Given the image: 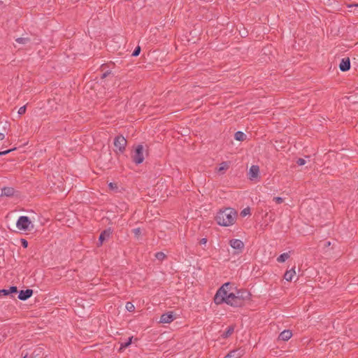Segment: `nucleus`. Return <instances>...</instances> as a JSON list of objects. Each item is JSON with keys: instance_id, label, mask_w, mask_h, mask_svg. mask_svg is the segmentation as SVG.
<instances>
[{"instance_id": "23", "label": "nucleus", "mask_w": 358, "mask_h": 358, "mask_svg": "<svg viewBox=\"0 0 358 358\" xmlns=\"http://www.w3.org/2000/svg\"><path fill=\"white\" fill-rule=\"evenodd\" d=\"M166 257V255L163 252H158L155 254V257L159 261L164 260Z\"/></svg>"}, {"instance_id": "20", "label": "nucleus", "mask_w": 358, "mask_h": 358, "mask_svg": "<svg viewBox=\"0 0 358 358\" xmlns=\"http://www.w3.org/2000/svg\"><path fill=\"white\" fill-rule=\"evenodd\" d=\"M234 138L236 141H243L246 139V134L242 131H236L234 134Z\"/></svg>"}, {"instance_id": "14", "label": "nucleus", "mask_w": 358, "mask_h": 358, "mask_svg": "<svg viewBox=\"0 0 358 358\" xmlns=\"http://www.w3.org/2000/svg\"><path fill=\"white\" fill-rule=\"evenodd\" d=\"M14 188L10 187H5L1 189L0 196H11L14 195Z\"/></svg>"}, {"instance_id": "37", "label": "nucleus", "mask_w": 358, "mask_h": 358, "mask_svg": "<svg viewBox=\"0 0 358 358\" xmlns=\"http://www.w3.org/2000/svg\"><path fill=\"white\" fill-rule=\"evenodd\" d=\"M5 136L3 133L0 132V141L3 140Z\"/></svg>"}, {"instance_id": "33", "label": "nucleus", "mask_w": 358, "mask_h": 358, "mask_svg": "<svg viewBox=\"0 0 358 358\" xmlns=\"http://www.w3.org/2000/svg\"><path fill=\"white\" fill-rule=\"evenodd\" d=\"M222 166L220 167L219 171L225 170L228 168L227 162H223L221 164Z\"/></svg>"}, {"instance_id": "8", "label": "nucleus", "mask_w": 358, "mask_h": 358, "mask_svg": "<svg viewBox=\"0 0 358 358\" xmlns=\"http://www.w3.org/2000/svg\"><path fill=\"white\" fill-rule=\"evenodd\" d=\"M112 233L113 230L110 227H108L102 231L99 237V243H97V246L101 245L105 241L108 240Z\"/></svg>"}, {"instance_id": "17", "label": "nucleus", "mask_w": 358, "mask_h": 358, "mask_svg": "<svg viewBox=\"0 0 358 358\" xmlns=\"http://www.w3.org/2000/svg\"><path fill=\"white\" fill-rule=\"evenodd\" d=\"M132 339L133 336H131L126 342L120 343V347L118 350V352H122L125 348H128L131 344Z\"/></svg>"}, {"instance_id": "9", "label": "nucleus", "mask_w": 358, "mask_h": 358, "mask_svg": "<svg viewBox=\"0 0 358 358\" xmlns=\"http://www.w3.org/2000/svg\"><path fill=\"white\" fill-rule=\"evenodd\" d=\"M18 292L17 287L16 286H11L9 289H0V297L2 296H10L13 298V294H17Z\"/></svg>"}, {"instance_id": "28", "label": "nucleus", "mask_w": 358, "mask_h": 358, "mask_svg": "<svg viewBox=\"0 0 358 358\" xmlns=\"http://www.w3.org/2000/svg\"><path fill=\"white\" fill-rule=\"evenodd\" d=\"M273 201H275L276 203L280 204L284 201V199L282 197L275 196L273 198Z\"/></svg>"}, {"instance_id": "12", "label": "nucleus", "mask_w": 358, "mask_h": 358, "mask_svg": "<svg viewBox=\"0 0 358 358\" xmlns=\"http://www.w3.org/2000/svg\"><path fill=\"white\" fill-rule=\"evenodd\" d=\"M174 320V316L172 313H164L160 317V322L170 323Z\"/></svg>"}, {"instance_id": "16", "label": "nucleus", "mask_w": 358, "mask_h": 358, "mask_svg": "<svg viewBox=\"0 0 358 358\" xmlns=\"http://www.w3.org/2000/svg\"><path fill=\"white\" fill-rule=\"evenodd\" d=\"M234 325H230L227 327V330L223 332L221 335L222 338H229V336H231V334L234 333Z\"/></svg>"}, {"instance_id": "32", "label": "nucleus", "mask_w": 358, "mask_h": 358, "mask_svg": "<svg viewBox=\"0 0 358 358\" xmlns=\"http://www.w3.org/2000/svg\"><path fill=\"white\" fill-rule=\"evenodd\" d=\"M16 148H13V149H9V150H4V151H1V152H0V156L7 155V154H8L9 152H10L11 151H13V150H14Z\"/></svg>"}, {"instance_id": "19", "label": "nucleus", "mask_w": 358, "mask_h": 358, "mask_svg": "<svg viewBox=\"0 0 358 358\" xmlns=\"http://www.w3.org/2000/svg\"><path fill=\"white\" fill-rule=\"evenodd\" d=\"M296 273L294 268H292L289 271H287L284 275V278L287 281H291L292 280V277Z\"/></svg>"}, {"instance_id": "5", "label": "nucleus", "mask_w": 358, "mask_h": 358, "mask_svg": "<svg viewBox=\"0 0 358 358\" xmlns=\"http://www.w3.org/2000/svg\"><path fill=\"white\" fill-rule=\"evenodd\" d=\"M127 143V140L122 135H118L114 139V145L120 153L125 151Z\"/></svg>"}, {"instance_id": "22", "label": "nucleus", "mask_w": 358, "mask_h": 358, "mask_svg": "<svg viewBox=\"0 0 358 358\" xmlns=\"http://www.w3.org/2000/svg\"><path fill=\"white\" fill-rule=\"evenodd\" d=\"M15 41L20 44H26V43L30 42V38L20 37V38H16Z\"/></svg>"}, {"instance_id": "7", "label": "nucleus", "mask_w": 358, "mask_h": 358, "mask_svg": "<svg viewBox=\"0 0 358 358\" xmlns=\"http://www.w3.org/2000/svg\"><path fill=\"white\" fill-rule=\"evenodd\" d=\"M245 354V349L244 348H238L235 350H231L223 358H241Z\"/></svg>"}, {"instance_id": "18", "label": "nucleus", "mask_w": 358, "mask_h": 358, "mask_svg": "<svg viewBox=\"0 0 358 358\" xmlns=\"http://www.w3.org/2000/svg\"><path fill=\"white\" fill-rule=\"evenodd\" d=\"M107 67H108L107 64H103L101 66V71L102 72V74L101 76V79L106 78L108 76H109L111 73V71L110 70L106 69Z\"/></svg>"}, {"instance_id": "35", "label": "nucleus", "mask_w": 358, "mask_h": 358, "mask_svg": "<svg viewBox=\"0 0 358 358\" xmlns=\"http://www.w3.org/2000/svg\"><path fill=\"white\" fill-rule=\"evenodd\" d=\"M207 243V238H201L200 241H199V244L200 245H206Z\"/></svg>"}, {"instance_id": "38", "label": "nucleus", "mask_w": 358, "mask_h": 358, "mask_svg": "<svg viewBox=\"0 0 358 358\" xmlns=\"http://www.w3.org/2000/svg\"><path fill=\"white\" fill-rule=\"evenodd\" d=\"M72 41H71L69 43V49H72V47H71V43Z\"/></svg>"}, {"instance_id": "15", "label": "nucleus", "mask_w": 358, "mask_h": 358, "mask_svg": "<svg viewBox=\"0 0 358 358\" xmlns=\"http://www.w3.org/2000/svg\"><path fill=\"white\" fill-rule=\"evenodd\" d=\"M259 172V168L258 166L252 165L249 171L250 178L253 179L258 176Z\"/></svg>"}, {"instance_id": "6", "label": "nucleus", "mask_w": 358, "mask_h": 358, "mask_svg": "<svg viewBox=\"0 0 358 358\" xmlns=\"http://www.w3.org/2000/svg\"><path fill=\"white\" fill-rule=\"evenodd\" d=\"M229 244L233 249L237 250V251L234 252V254L236 255L241 253L244 249V243L239 239H231L229 241Z\"/></svg>"}, {"instance_id": "24", "label": "nucleus", "mask_w": 358, "mask_h": 358, "mask_svg": "<svg viewBox=\"0 0 358 358\" xmlns=\"http://www.w3.org/2000/svg\"><path fill=\"white\" fill-rule=\"evenodd\" d=\"M141 48L139 45L135 48L134 50L133 51L131 56L133 57H137L141 53Z\"/></svg>"}, {"instance_id": "27", "label": "nucleus", "mask_w": 358, "mask_h": 358, "mask_svg": "<svg viewBox=\"0 0 358 358\" xmlns=\"http://www.w3.org/2000/svg\"><path fill=\"white\" fill-rule=\"evenodd\" d=\"M25 113H26V106H23L20 107L17 112V113L20 115H22L24 114Z\"/></svg>"}, {"instance_id": "34", "label": "nucleus", "mask_w": 358, "mask_h": 358, "mask_svg": "<svg viewBox=\"0 0 358 358\" xmlns=\"http://www.w3.org/2000/svg\"><path fill=\"white\" fill-rule=\"evenodd\" d=\"M108 187L111 189H117V185L115 182H110L109 185H108Z\"/></svg>"}, {"instance_id": "30", "label": "nucleus", "mask_w": 358, "mask_h": 358, "mask_svg": "<svg viewBox=\"0 0 358 358\" xmlns=\"http://www.w3.org/2000/svg\"><path fill=\"white\" fill-rule=\"evenodd\" d=\"M20 241L22 246L24 248H27L28 247V241L26 239L22 238Z\"/></svg>"}, {"instance_id": "39", "label": "nucleus", "mask_w": 358, "mask_h": 358, "mask_svg": "<svg viewBox=\"0 0 358 358\" xmlns=\"http://www.w3.org/2000/svg\"><path fill=\"white\" fill-rule=\"evenodd\" d=\"M24 358H25V357H24Z\"/></svg>"}, {"instance_id": "29", "label": "nucleus", "mask_w": 358, "mask_h": 358, "mask_svg": "<svg viewBox=\"0 0 358 358\" xmlns=\"http://www.w3.org/2000/svg\"><path fill=\"white\" fill-rule=\"evenodd\" d=\"M299 166H302L306 164V160L303 158H299L296 162Z\"/></svg>"}, {"instance_id": "36", "label": "nucleus", "mask_w": 358, "mask_h": 358, "mask_svg": "<svg viewBox=\"0 0 358 358\" xmlns=\"http://www.w3.org/2000/svg\"><path fill=\"white\" fill-rule=\"evenodd\" d=\"M56 217H57V219L58 220H61L62 219V215H61V214H57V215H56Z\"/></svg>"}, {"instance_id": "2", "label": "nucleus", "mask_w": 358, "mask_h": 358, "mask_svg": "<svg viewBox=\"0 0 358 358\" xmlns=\"http://www.w3.org/2000/svg\"><path fill=\"white\" fill-rule=\"evenodd\" d=\"M236 217L237 213L234 208H226L217 212L215 216V220L219 225L228 227L235 222Z\"/></svg>"}, {"instance_id": "11", "label": "nucleus", "mask_w": 358, "mask_h": 358, "mask_svg": "<svg viewBox=\"0 0 358 358\" xmlns=\"http://www.w3.org/2000/svg\"><path fill=\"white\" fill-rule=\"evenodd\" d=\"M350 60L349 57L342 59L339 64V69L341 71L345 72L350 70Z\"/></svg>"}, {"instance_id": "21", "label": "nucleus", "mask_w": 358, "mask_h": 358, "mask_svg": "<svg viewBox=\"0 0 358 358\" xmlns=\"http://www.w3.org/2000/svg\"><path fill=\"white\" fill-rule=\"evenodd\" d=\"M289 257V255L287 252L281 254L278 258V262H285Z\"/></svg>"}, {"instance_id": "10", "label": "nucleus", "mask_w": 358, "mask_h": 358, "mask_svg": "<svg viewBox=\"0 0 358 358\" xmlns=\"http://www.w3.org/2000/svg\"><path fill=\"white\" fill-rule=\"evenodd\" d=\"M33 290L27 289L26 290H21L19 292L17 298L21 301H25L30 298L33 294Z\"/></svg>"}, {"instance_id": "26", "label": "nucleus", "mask_w": 358, "mask_h": 358, "mask_svg": "<svg viewBox=\"0 0 358 358\" xmlns=\"http://www.w3.org/2000/svg\"><path fill=\"white\" fill-rule=\"evenodd\" d=\"M248 215H250V208L249 207H247L245 208H244L241 212V215L242 217H245Z\"/></svg>"}, {"instance_id": "25", "label": "nucleus", "mask_w": 358, "mask_h": 358, "mask_svg": "<svg viewBox=\"0 0 358 358\" xmlns=\"http://www.w3.org/2000/svg\"><path fill=\"white\" fill-rule=\"evenodd\" d=\"M126 308L129 312H133L135 309L134 306L131 302H127Z\"/></svg>"}, {"instance_id": "1", "label": "nucleus", "mask_w": 358, "mask_h": 358, "mask_svg": "<svg viewBox=\"0 0 358 358\" xmlns=\"http://www.w3.org/2000/svg\"><path fill=\"white\" fill-rule=\"evenodd\" d=\"M230 285L229 282L224 283L217 291L214 296V302L217 305L226 303L232 307L238 308L245 306L250 300L251 294L247 289H241L236 290L235 293L228 294L226 288Z\"/></svg>"}, {"instance_id": "3", "label": "nucleus", "mask_w": 358, "mask_h": 358, "mask_svg": "<svg viewBox=\"0 0 358 358\" xmlns=\"http://www.w3.org/2000/svg\"><path fill=\"white\" fill-rule=\"evenodd\" d=\"M143 146L142 145H138L135 150L134 153L131 156L133 162L136 164H141L144 160V156H143Z\"/></svg>"}, {"instance_id": "4", "label": "nucleus", "mask_w": 358, "mask_h": 358, "mask_svg": "<svg viewBox=\"0 0 358 358\" xmlns=\"http://www.w3.org/2000/svg\"><path fill=\"white\" fill-rule=\"evenodd\" d=\"M31 224V221L27 216H20L17 221L16 227L20 230L27 231L29 229Z\"/></svg>"}, {"instance_id": "31", "label": "nucleus", "mask_w": 358, "mask_h": 358, "mask_svg": "<svg viewBox=\"0 0 358 358\" xmlns=\"http://www.w3.org/2000/svg\"><path fill=\"white\" fill-rule=\"evenodd\" d=\"M133 232L136 236H138L141 233V230L140 228H136L133 229Z\"/></svg>"}, {"instance_id": "13", "label": "nucleus", "mask_w": 358, "mask_h": 358, "mask_svg": "<svg viewBox=\"0 0 358 358\" xmlns=\"http://www.w3.org/2000/svg\"><path fill=\"white\" fill-rule=\"evenodd\" d=\"M292 333L290 330H284L278 336V340L287 341L292 337Z\"/></svg>"}]
</instances>
